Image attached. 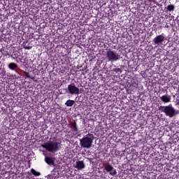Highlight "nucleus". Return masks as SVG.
<instances>
[{"mask_svg": "<svg viewBox=\"0 0 179 179\" xmlns=\"http://www.w3.org/2000/svg\"><path fill=\"white\" fill-rule=\"evenodd\" d=\"M94 140V136L92 134H87L83 138L80 140V145L84 149H90Z\"/></svg>", "mask_w": 179, "mask_h": 179, "instance_id": "1", "label": "nucleus"}, {"mask_svg": "<svg viewBox=\"0 0 179 179\" xmlns=\"http://www.w3.org/2000/svg\"><path fill=\"white\" fill-rule=\"evenodd\" d=\"M159 110L161 113H164L165 115H166V117H169V118H173V117H176V115H177V112L173 107L172 104L169 106H161L159 107Z\"/></svg>", "mask_w": 179, "mask_h": 179, "instance_id": "2", "label": "nucleus"}, {"mask_svg": "<svg viewBox=\"0 0 179 179\" xmlns=\"http://www.w3.org/2000/svg\"><path fill=\"white\" fill-rule=\"evenodd\" d=\"M42 148L50 153L58 152V142L48 141L42 145Z\"/></svg>", "mask_w": 179, "mask_h": 179, "instance_id": "3", "label": "nucleus"}, {"mask_svg": "<svg viewBox=\"0 0 179 179\" xmlns=\"http://www.w3.org/2000/svg\"><path fill=\"white\" fill-rule=\"evenodd\" d=\"M106 58L110 62H115L121 59L120 55L111 49L107 50Z\"/></svg>", "mask_w": 179, "mask_h": 179, "instance_id": "4", "label": "nucleus"}, {"mask_svg": "<svg viewBox=\"0 0 179 179\" xmlns=\"http://www.w3.org/2000/svg\"><path fill=\"white\" fill-rule=\"evenodd\" d=\"M69 128H71V132L75 135H78L79 134V127L78 126V123H76V120H73L70 124H69Z\"/></svg>", "mask_w": 179, "mask_h": 179, "instance_id": "5", "label": "nucleus"}, {"mask_svg": "<svg viewBox=\"0 0 179 179\" xmlns=\"http://www.w3.org/2000/svg\"><path fill=\"white\" fill-rule=\"evenodd\" d=\"M68 90H69V93L70 94H79V92H80L78 87H76V85H75V83H71V84L69 85Z\"/></svg>", "mask_w": 179, "mask_h": 179, "instance_id": "6", "label": "nucleus"}, {"mask_svg": "<svg viewBox=\"0 0 179 179\" xmlns=\"http://www.w3.org/2000/svg\"><path fill=\"white\" fill-rule=\"evenodd\" d=\"M164 40H166V37L164 36V34H162L154 38L152 41L154 44H157V45H159V44H162L164 41Z\"/></svg>", "mask_w": 179, "mask_h": 179, "instance_id": "7", "label": "nucleus"}, {"mask_svg": "<svg viewBox=\"0 0 179 179\" xmlns=\"http://www.w3.org/2000/svg\"><path fill=\"white\" fill-rule=\"evenodd\" d=\"M105 170L107 173H110V176H115L117 174V170L114 169V167L110 164L105 166Z\"/></svg>", "mask_w": 179, "mask_h": 179, "instance_id": "8", "label": "nucleus"}, {"mask_svg": "<svg viewBox=\"0 0 179 179\" xmlns=\"http://www.w3.org/2000/svg\"><path fill=\"white\" fill-rule=\"evenodd\" d=\"M86 167V165L85 164V162L83 161H77L76 162L75 169H77V170H83Z\"/></svg>", "mask_w": 179, "mask_h": 179, "instance_id": "9", "label": "nucleus"}, {"mask_svg": "<svg viewBox=\"0 0 179 179\" xmlns=\"http://www.w3.org/2000/svg\"><path fill=\"white\" fill-rule=\"evenodd\" d=\"M160 100H162L163 103H170V101H171V96L169 95H163L160 97Z\"/></svg>", "mask_w": 179, "mask_h": 179, "instance_id": "10", "label": "nucleus"}, {"mask_svg": "<svg viewBox=\"0 0 179 179\" xmlns=\"http://www.w3.org/2000/svg\"><path fill=\"white\" fill-rule=\"evenodd\" d=\"M45 162L49 166H52L54 164V159L51 157H45Z\"/></svg>", "mask_w": 179, "mask_h": 179, "instance_id": "11", "label": "nucleus"}, {"mask_svg": "<svg viewBox=\"0 0 179 179\" xmlns=\"http://www.w3.org/2000/svg\"><path fill=\"white\" fill-rule=\"evenodd\" d=\"M8 69H10L11 71H15L16 69H17V64L15 62H11L8 64Z\"/></svg>", "mask_w": 179, "mask_h": 179, "instance_id": "12", "label": "nucleus"}, {"mask_svg": "<svg viewBox=\"0 0 179 179\" xmlns=\"http://www.w3.org/2000/svg\"><path fill=\"white\" fill-rule=\"evenodd\" d=\"M176 10V6H174L173 4H169L166 7V10L168 12H173V10Z\"/></svg>", "mask_w": 179, "mask_h": 179, "instance_id": "13", "label": "nucleus"}, {"mask_svg": "<svg viewBox=\"0 0 179 179\" xmlns=\"http://www.w3.org/2000/svg\"><path fill=\"white\" fill-rule=\"evenodd\" d=\"M73 104H75V101L71 99L67 100L65 103V106H66V107H72Z\"/></svg>", "mask_w": 179, "mask_h": 179, "instance_id": "14", "label": "nucleus"}, {"mask_svg": "<svg viewBox=\"0 0 179 179\" xmlns=\"http://www.w3.org/2000/svg\"><path fill=\"white\" fill-rule=\"evenodd\" d=\"M31 174H33V176H35L36 177H38L41 175V173H40V172H38L34 169H31Z\"/></svg>", "mask_w": 179, "mask_h": 179, "instance_id": "15", "label": "nucleus"}, {"mask_svg": "<svg viewBox=\"0 0 179 179\" xmlns=\"http://www.w3.org/2000/svg\"><path fill=\"white\" fill-rule=\"evenodd\" d=\"M24 76H26L27 78H29V79H31L32 80H34V77L30 76V74L29 73V72L24 71Z\"/></svg>", "mask_w": 179, "mask_h": 179, "instance_id": "16", "label": "nucleus"}, {"mask_svg": "<svg viewBox=\"0 0 179 179\" xmlns=\"http://www.w3.org/2000/svg\"><path fill=\"white\" fill-rule=\"evenodd\" d=\"M113 72H115V73H122V70L120 68H115L113 69Z\"/></svg>", "mask_w": 179, "mask_h": 179, "instance_id": "17", "label": "nucleus"}, {"mask_svg": "<svg viewBox=\"0 0 179 179\" xmlns=\"http://www.w3.org/2000/svg\"><path fill=\"white\" fill-rule=\"evenodd\" d=\"M24 50H31V48H33V47L24 45Z\"/></svg>", "mask_w": 179, "mask_h": 179, "instance_id": "18", "label": "nucleus"}, {"mask_svg": "<svg viewBox=\"0 0 179 179\" xmlns=\"http://www.w3.org/2000/svg\"><path fill=\"white\" fill-rule=\"evenodd\" d=\"M165 27H169V25L166 24V25L165 26Z\"/></svg>", "mask_w": 179, "mask_h": 179, "instance_id": "19", "label": "nucleus"}, {"mask_svg": "<svg viewBox=\"0 0 179 179\" xmlns=\"http://www.w3.org/2000/svg\"><path fill=\"white\" fill-rule=\"evenodd\" d=\"M0 64H1V61H0Z\"/></svg>", "mask_w": 179, "mask_h": 179, "instance_id": "20", "label": "nucleus"}]
</instances>
